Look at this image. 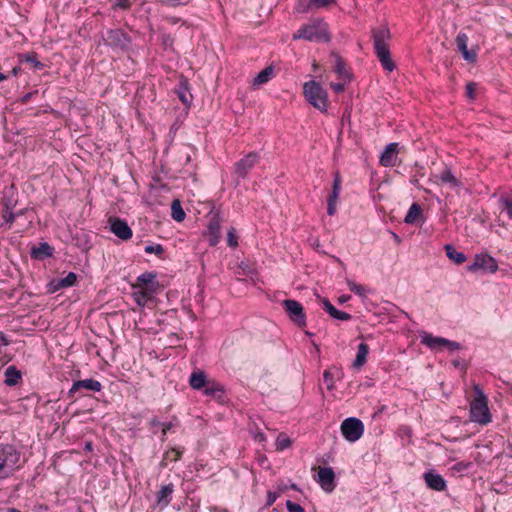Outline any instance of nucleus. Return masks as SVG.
<instances>
[{
    "label": "nucleus",
    "mask_w": 512,
    "mask_h": 512,
    "mask_svg": "<svg viewBox=\"0 0 512 512\" xmlns=\"http://www.w3.org/2000/svg\"><path fill=\"white\" fill-rule=\"evenodd\" d=\"M372 38L374 44L375 54L380 61L382 67L392 72L395 69V64L391 58L388 41L391 38V33L388 27L383 26L378 29L372 30Z\"/></svg>",
    "instance_id": "nucleus-1"
},
{
    "label": "nucleus",
    "mask_w": 512,
    "mask_h": 512,
    "mask_svg": "<svg viewBox=\"0 0 512 512\" xmlns=\"http://www.w3.org/2000/svg\"><path fill=\"white\" fill-rule=\"evenodd\" d=\"M293 40L303 39L306 41L329 42L331 35L328 32L327 24L321 19H314L300 27L293 35Z\"/></svg>",
    "instance_id": "nucleus-2"
},
{
    "label": "nucleus",
    "mask_w": 512,
    "mask_h": 512,
    "mask_svg": "<svg viewBox=\"0 0 512 512\" xmlns=\"http://www.w3.org/2000/svg\"><path fill=\"white\" fill-rule=\"evenodd\" d=\"M470 420L480 425L491 422L487 398L478 386H475V396L470 403Z\"/></svg>",
    "instance_id": "nucleus-3"
},
{
    "label": "nucleus",
    "mask_w": 512,
    "mask_h": 512,
    "mask_svg": "<svg viewBox=\"0 0 512 512\" xmlns=\"http://www.w3.org/2000/svg\"><path fill=\"white\" fill-rule=\"evenodd\" d=\"M20 453L12 445L0 447V481L19 468Z\"/></svg>",
    "instance_id": "nucleus-4"
},
{
    "label": "nucleus",
    "mask_w": 512,
    "mask_h": 512,
    "mask_svg": "<svg viewBox=\"0 0 512 512\" xmlns=\"http://www.w3.org/2000/svg\"><path fill=\"white\" fill-rule=\"evenodd\" d=\"M307 101L321 112L327 109V92L315 81L306 82L303 86Z\"/></svg>",
    "instance_id": "nucleus-5"
},
{
    "label": "nucleus",
    "mask_w": 512,
    "mask_h": 512,
    "mask_svg": "<svg viewBox=\"0 0 512 512\" xmlns=\"http://www.w3.org/2000/svg\"><path fill=\"white\" fill-rule=\"evenodd\" d=\"M341 432L347 441L355 442L363 435L364 425L360 419L350 417L342 422Z\"/></svg>",
    "instance_id": "nucleus-6"
},
{
    "label": "nucleus",
    "mask_w": 512,
    "mask_h": 512,
    "mask_svg": "<svg viewBox=\"0 0 512 512\" xmlns=\"http://www.w3.org/2000/svg\"><path fill=\"white\" fill-rule=\"evenodd\" d=\"M106 45L126 51L131 43L130 36L122 29H110L107 31L106 36L103 37Z\"/></svg>",
    "instance_id": "nucleus-7"
},
{
    "label": "nucleus",
    "mask_w": 512,
    "mask_h": 512,
    "mask_svg": "<svg viewBox=\"0 0 512 512\" xmlns=\"http://www.w3.org/2000/svg\"><path fill=\"white\" fill-rule=\"evenodd\" d=\"M282 306L289 316L290 320L298 327L306 326V316L303 306L296 300L286 299L282 302Z\"/></svg>",
    "instance_id": "nucleus-8"
},
{
    "label": "nucleus",
    "mask_w": 512,
    "mask_h": 512,
    "mask_svg": "<svg viewBox=\"0 0 512 512\" xmlns=\"http://www.w3.org/2000/svg\"><path fill=\"white\" fill-rule=\"evenodd\" d=\"M421 343L425 344L430 349H436L443 346L448 348L450 351H456L462 348L459 342L451 341L442 337H436L427 332H423L421 335Z\"/></svg>",
    "instance_id": "nucleus-9"
},
{
    "label": "nucleus",
    "mask_w": 512,
    "mask_h": 512,
    "mask_svg": "<svg viewBox=\"0 0 512 512\" xmlns=\"http://www.w3.org/2000/svg\"><path fill=\"white\" fill-rule=\"evenodd\" d=\"M479 269L489 273H495L498 270L496 259L488 254H477L473 263L467 266V270L474 272Z\"/></svg>",
    "instance_id": "nucleus-10"
},
{
    "label": "nucleus",
    "mask_w": 512,
    "mask_h": 512,
    "mask_svg": "<svg viewBox=\"0 0 512 512\" xmlns=\"http://www.w3.org/2000/svg\"><path fill=\"white\" fill-rule=\"evenodd\" d=\"M342 179L340 173L337 171L334 174L331 192L327 198V214L333 216L336 213L337 200L341 192Z\"/></svg>",
    "instance_id": "nucleus-11"
},
{
    "label": "nucleus",
    "mask_w": 512,
    "mask_h": 512,
    "mask_svg": "<svg viewBox=\"0 0 512 512\" xmlns=\"http://www.w3.org/2000/svg\"><path fill=\"white\" fill-rule=\"evenodd\" d=\"M156 278V273L145 272L138 276L137 283L133 285V289H144L148 290L149 293H155L159 288V283Z\"/></svg>",
    "instance_id": "nucleus-12"
},
{
    "label": "nucleus",
    "mask_w": 512,
    "mask_h": 512,
    "mask_svg": "<svg viewBox=\"0 0 512 512\" xmlns=\"http://www.w3.org/2000/svg\"><path fill=\"white\" fill-rule=\"evenodd\" d=\"M109 223L111 232L121 240L126 241L132 237V230L126 221L119 218H110Z\"/></svg>",
    "instance_id": "nucleus-13"
},
{
    "label": "nucleus",
    "mask_w": 512,
    "mask_h": 512,
    "mask_svg": "<svg viewBox=\"0 0 512 512\" xmlns=\"http://www.w3.org/2000/svg\"><path fill=\"white\" fill-rule=\"evenodd\" d=\"M257 154L249 153L235 164V173L238 178H245L257 162Z\"/></svg>",
    "instance_id": "nucleus-14"
},
{
    "label": "nucleus",
    "mask_w": 512,
    "mask_h": 512,
    "mask_svg": "<svg viewBox=\"0 0 512 512\" xmlns=\"http://www.w3.org/2000/svg\"><path fill=\"white\" fill-rule=\"evenodd\" d=\"M334 481L335 473L331 467H322L319 469L318 482L325 491L331 492L334 489Z\"/></svg>",
    "instance_id": "nucleus-15"
},
{
    "label": "nucleus",
    "mask_w": 512,
    "mask_h": 512,
    "mask_svg": "<svg viewBox=\"0 0 512 512\" xmlns=\"http://www.w3.org/2000/svg\"><path fill=\"white\" fill-rule=\"evenodd\" d=\"M467 43H468V36L465 33H462V32L459 33L456 37L457 48L461 52L463 58L466 61L473 63L477 59V53L473 49L469 50L467 47Z\"/></svg>",
    "instance_id": "nucleus-16"
},
{
    "label": "nucleus",
    "mask_w": 512,
    "mask_h": 512,
    "mask_svg": "<svg viewBox=\"0 0 512 512\" xmlns=\"http://www.w3.org/2000/svg\"><path fill=\"white\" fill-rule=\"evenodd\" d=\"M398 154V144L390 143L380 156V164L384 167H392L395 165Z\"/></svg>",
    "instance_id": "nucleus-17"
},
{
    "label": "nucleus",
    "mask_w": 512,
    "mask_h": 512,
    "mask_svg": "<svg viewBox=\"0 0 512 512\" xmlns=\"http://www.w3.org/2000/svg\"><path fill=\"white\" fill-rule=\"evenodd\" d=\"M424 480L426 485L435 491H444L446 489V481L444 478L434 471L424 473Z\"/></svg>",
    "instance_id": "nucleus-18"
},
{
    "label": "nucleus",
    "mask_w": 512,
    "mask_h": 512,
    "mask_svg": "<svg viewBox=\"0 0 512 512\" xmlns=\"http://www.w3.org/2000/svg\"><path fill=\"white\" fill-rule=\"evenodd\" d=\"M80 389L91 390L94 392H99L102 389V385L99 381L94 379H84L75 381L72 385V388L69 391L70 395H73Z\"/></svg>",
    "instance_id": "nucleus-19"
},
{
    "label": "nucleus",
    "mask_w": 512,
    "mask_h": 512,
    "mask_svg": "<svg viewBox=\"0 0 512 512\" xmlns=\"http://www.w3.org/2000/svg\"><path fill=\"white\" fill-rule=\"evenodd\" d=\"M207 234L211 245H216L220 238V219L218 215H214L207 225Z\"/></svg>",
    "instance_id": "nucleus-20"
},
{
    "label": "nucleus",
    "mask_w": 512,
    "mask_h": 512,
    "mask_svg": "<svg viewBox=\"0 0 512 512\" xmlns=\"http://www.w3.org/2000/svg\"><path fill=\"white\" fill-rule=\"evenodd\" d=\"M53 247H51L47 242H41L38 246H33L31 248L30 255L33 259L36 260H44L53 255Z\"/></svg>",
    "instance_id": "nucleus-21"
},
{
    "label": "nucleus",
    "mask_w": 512,
    "mask_h": 512,
    "mask_svg": "<svg viewBox=\"0 0 512 512\" xmlns=\"http://www.w3.org/2000/svg\"><path fill=\"white\" fill-rule=\"evenodd\" d=\"M208 381L206 374L201 370L193 371L189 378V384L195 390L204 389Z\"/></svg>",
    "instance_id": "nucleus-22"
},
{
    "label": "nucleus",
    "mask_w": 512,
    "mask_h": 512,
    "mask_svg": "<svg viewBox=\"0 0 512 512\" xmlns=\"http://www.w3.org/2000/svg\"><path fill=\"white\" fill-rule=\"evenodd\" d=\"M174 485L172 483L163 485L157 493V503L166 507L172 500Z\"/></svg>",
    "instance_id": "nucleus-23"
},
{
    "label": "nucleus",
    "mask_w": 512,
    "mask_h": 512,
    "mask_svg": "<svg viewBox=\"0 0 512 512\" xmlns=\"http://www.w3.org/2000/svg\"><path fill=\"white\" fill-rule=\"evenodd\" d=\"M368 354L369 346L366 343H360L355 360L352 363V367L355 369H360L366 363Z\"/></svg>",
    "instance_id": "nucleus-24"
},
{
    "label": "nucleus",
    "mask_w": 512,
    "mask_h": 512,
    "mask_svg": "<svg viewBox=\"0 0 512 512\" xmlns=\"http://www.w3.org/2000/svg\"><path fill=\"white\" fill-rule=\"evenodd\" d=\"M331 57L334 59V72L339 75V77L344 79H350V75L346 70L345 61L337 52H332Z\"/></svg>",
    "instance_id": "nucleus-25"
},
{
    "label": "nucleus",
    "mask_w": 512,
    "mask_h": 512,
    "mask_svg": "<svg viewBox=\"0 0 512 512\" xmlns=\"http://www.w3.org/2000/svg\"><path fill=\"white\" fill-rule=\"evenodd\" d=\"M5 384L7 386H15L22 378L21 372L15 366H9L5 372Z\"/></svg>",
    "instance_id": "nucleus-26"
},
{
    "label": "nucleus",
    "mask_w": 512,
    "mask_h": 512,
    "mask_svg": "<svg viewBox=\"0 0 512 512\" xmlns=\"http://www.w3.org/2000/svg\"><path fill=\"white\" fill-rule=\"evenodd\" d=\"M447 257L456 264H462L466 260L463 252L457 251L451 244H446L444 247Z\"/></svg>",
    "instance_id": "nucleus-27"
},
{
    "label": "nucleus",
    "mask_w": 512,
    "mask_h": 512,
    "mask_svg": "<svg viewBox=\"0 0 512 512\" xmlns=\"http://www.w3.org/2000/svg\"><path fill=\"white\" fill-rule=\"evenodd\" d=\"M155 293H149L148 290L144 289H134L133 296L136 303L139 306H145L146 303L153 298Z\"/></svg>",
    "instance_id": "nucleus-28"
},
{
    "label": "nucleus",
    "mask_w": 512,
    "mask_h": 512,
    "mask_svg": "<svg viewBox=\"0 0 512 512\" xmlns=\"http://www.w3.org/2000/svg\"><path fill=\"white\" fill-rule=\"evenodd\" d=\"M421 213H422L421 206L418 203H413L410 206V208H409V210H408V212H407V214H406V216L404 218V222L406 224H413V223H415L416 220L420 217Z\"/></svg>",
    "instance_id": "nucleus-29"
},
{
    "label": "nucleus",
    "mask_w": 512,
    "mask_h": 512,
    "mask_svg": "<svg viewBox=\"0 0 512 512\" xmlns=\"http://www.w3.org/2000/svg\"><path fill=\"white\" fill-rule=\"evenodd\" d=\"M273 75V68L271 66L264 68L260 71L253 80L254 86H259L267 83Z\"/></svg>",
    "instance_id": "nucleus-30"
},
{
    "label": "nucleus",
    "mask_w": 512,
    "mask_h": 512,
    "mask_svg": "<svg viewBox=\"0 0 512 512\" xmlns=\"http://www.w3.org/2000/svg\"><path fill=\"white\" fill-rule=\"evenodd\" d=\"M171 216L177 222H182L185 219V212L178 199H174L171 204Z\"/></svg>",
    "instance_id": "nucleus-31"
},
{
    "label": "nucleus",
    "mask_w": 512,
    "mask_h": 512,
    "mask_svg": "<svg viewBox=\"0 0 512 512\" xmlns=\"http://www.w3.org/2000/svg\"><path fill=\"white\" fill-rule=\"evenodd\" d=\"M177 95L180 99V101L185 104L189 105L191 100V94L188 92V82L187 80H181L179 83V88L177 90Z\"/></svg>",
    "instance_id": "nucleus-32"
},
{
    "label": "nucleus",
    "mask_w": 512,
    "mask_h": 512,
    "mask_svg": "<svg viewBox=\"0 0 512 512\" xmlns=\"http://www.w3.org/2000/svg\"><path fill=\"white\" fill-rule=\"evenodd\" d=\"M442 183H448L451 187L460 186V181L453 175L450 169L445 168L439 175Z\"/></svg>",
    "instance_id": "nucleus-33"
},
{
    "label": "nucleus",
    "mask_w": 512,
    "mask_h": 512,
    "mask_svg": "<svg viewBox=\"0 0 512 512\" xmlns=\"http://www.w3.org/2000/svg\"><path fill=\"white\" fill-rule=\"evenodd\" d=\"M203 392L207 396L220 397L224 390L223 387L215 381H208L207 385L204 387Z\"/></svg>",
    "instance_id": "nucleus-34"
},
{
    "label": "nucleus",
    "mask_w": 512,
    "mask_h": 512,
    "mask_svg": "<svg viewBox=\"0 0 512 512\" xmlns=\"http://www.w3.org/2000/svg\"><path fill=\"white\" fill-rule=\"evenodd\" d=\"M20 62L29 63L37 70H41L45 66L42 62L38 61L36 53H27L20 55Z\"/></svg>",
    "instance_id": "nucleus-35"
},
{
    "label": "nucleus",
    "mask_w": 512,
    "mask_h": 512,
    "mask_svg": "<svg viewBox=\"0 0 512 512\" xmlns=\"http://www.w3.org/2000/svg\"><path fill=\"white\" fill-rule=\"evenodd\" d=\"M347 285L350 289V291L354 292L356 295H358L361 298H365L367 292L369 291L365 286L357 284L356 282L347 279Z\"/></svg>",
    "instance_id": "nucleus-36"
},
{
    "label": "nucleus",
    "mask_w": 512,
    "mask_h": 512,
    "mask_svg": "<svg viewBox=\"0 0 512 512\" xmlns=\"http://www.w3.org/2000/svg\"><path fill=\"white\" fill-rule=\"evenodd\" d=\"M335 0H309V3L306 7L301 8L300 6L297 8L298 12L304 13L310 7L322 8L326 7L329 4L333 3Z\"/></svg>",
    "instance_id": "nucleus-37"
},
{
    "label": "nucleus",
    "mask_w": 512,
    "mask_h": 512,
    "mask_svg": "<svg viewBox=\"0 0 512 512\" xmlns=\"http://www.w3.org/2000/svg\"><path fill=\"white\" fill-rule=\"evenodd\" d=\"M77 276L74 272H69L65 277L58 279V286L68 288L75 285Z\"/></svg>",
    "instance_id": "nucleus-38"
},
{
    "label": "nucleus",
    "mask_w": 512,
    "mask_h": 512,
    "mask_svg": "<svg viewBox=\"0 0 512 512\" xmlns=\"http://www.w3.org/2000/svg\"><path fill=\"white\" fill-rule=\"evenodd\" d=\"M182 453H183V451L178 449V448L170 449L169 451H167L165 453L164 459L162 461V466H166V464L164 463L165 460H170V461H177V460H179L181 455H182Z\"/></svg>",
    "instance_id": "nucleus-39"
},
{
    "label": "nucleus",
    "mask_w": 512,
    "mask_h": 512,
    "mask_svg": "<svg viewBox=\"0 0 512 512\" xmlns=\"http://www.w3.org/2000/svg\"><path fill=\"white\" fill-rule=\"evenodd\" d=\"M291 445V440L280 434L276 440V447H277V450H284L286 448H288L289 446Z\"/></svg>",
    "instance_id": "nucleus-40"
},
{
    "label": "nucleus",
    "mask_w": 512,
    "mask_h": 512,
    "mask_svg": "<svg viewBox=\"0 0 512 512\" xmlns=\"http://www.w3.org/2000/svg\"><path fill=\"white\" fill-rule=\"evenodd\" d=\"M144 250L148 254L155 253L158 256H161L164 252V249H163L162 245H160V244L147 245Z\"/></svg>",
    "instance_id": "nucleus-41"
},
{
    "label": "nucleus",
    "mask_w": 512,
    "mask_h": 512,
    "mask_svg": "<svg viewBox=\"0 0 512 512\" xmlns=\"http://www.w3.org/2000/svg\"><path fill=\"white\" fill-rule=\"evenodd\" d=\"M323 309L331 316L334 317L337 309L330 303V301L326 298L321 299Z\"/></svg>",
    "instance_id": "nucleus-42"
},
{
    "label": "nucleus",
    "mask_w": 512,
    "mask_h": 512,
    "mask_svg": "<svg viewBox=\"0 0 512 512\" xmlns=\"http://www.w3.org/2000/svg\"><path fill=\"white\" fill-rule=\"evenodd\" d=\"M323 380H324L328 390H332L334 388L333 375L329 370L324 371Z\"/></svg>",
    "instance_id": "nucleus-43"
},
{
    "label": "nucleus",
    "mask_w": 512,
    "mask_h": 512,
    "mask_svg": "<svg viewBox=\"0 0 512 512\" xmlns=\"http://www.w3.org/2000/svg\"><path fill=\"white\" fill-rule=\"evenodd\" d=\"M286 508L288 512H305L300 504L292 502L291 500L286 501Z\"/></svg>",
    "instance_id": "nucleus-44"
},
{
    "label": "nucleus",
    "mask_w": 512,
    "mask_h": 512,
    "mask_svg": "<svg viewBox=\"0 0 512 512\" xmlns=\"http://www.w3.org/2000/svg\"><path fill=\"white\" fill-rule=\"evenodd\" d=\"M17 216H18V214H15L14 212H12L10 207L8 205H6V209L3 212V218L5 219V221L7 223H12Z\"/></svg>",
    "instance_id": "nucleus-45"
},
{
    "label": "nucleus",
    "mask_w": 512,
    "mask_h": 512,
    "mask_svg": "<svg viewBox=\"0 0 512 512\" xmlns=\"http://www.w3.org/2000/svg\"><path fill=\"white\" fill-rule=\"evenodd\" d=\"M504 210L508 214L509 218L512 219V198H502Z\"/></svg>",
    "instance_id": "nucleus-46"
},
{
    "label": "nucleus",
    "mask_w": 512,
    "mask_h": 512,
    "mask_svg": "<svg viewBox=\"0 0 512 512\" xmlns=\"http://www.w3.org/2000/svg\"><path fill=\"white\" fill-rule=\"evenodd\" d=\"M475 91H476V83L469 82L466 85V95L469 99L473 100L475 98Z\"/></svg>",
    "instance_id": "nucleus-47"
},
{
    "label": "nucleus",
    "mask_w": 512,
    "mask_h": 512,
    "mask_svg": "<svg viewBox=\"0 0 512 512\" xmlns=\"http://www.w3.org/2000/svg\"><path fill=\"white\" fill-rule=\"evenodd\" d=\"M227 242H228V245L230 247H235L237 246V237L235 235V231L234 229H231L228 231V234H227Z\"/></svg>",
    "instance_id": "nucleus-48"
},
{
    "label": "nucleus",
    "mask_w": 512,
    "mask_h": 512,
    "mask_svg": "<svg viewBox=\"0 0 512 512\" xmlns=\"http://www.w3.org/2000/svg\"><path fill=\"white\" fill-rule=\"evenodd\" d=\"M333 318L341 321H348L352 318V316L347 312H343L337 309L336 314Z\"/></svg>",
    "instance_id": "nucleus-49"
},
{
    "label": "nucleus",
    "mask_w": 512,
    "mask_h": 512,
    "mask_svg": "<svg viewBox=\"0 0 512 512\" xmlns=\"http://www.w3.org/2000/svg\"><path fill=\"white\" fill-rule=\"evenodd\" d=\"M114 7L123 10H128L131 7V3L129 0H117Z\"/></svg>",
    "instance_id": "nucleus-50"
},
{
    "label": "nucleus",
    "mask_w": 512,
    "mask_h": 512,
    "mask_svg": "<svg viewBox=\"0 0 512 512\" xmlns=\"http://www.w3.org/2000/svg\"><path fill=\"white\" fill-rule=\"evenodd\" d=\"M278 497H279V493L268 491L266 505L271 506L276 501V499Z\"/></svg>",
    "instance_id": "nucleus-51"
},
{
    "label": "nucleus",
    "mask_w": 512,
    "mask_h": 512,
    "mask_svg": "<svg viewBox=\"0 0 512 512\" xmlns=\"http://www.w3.org/2000/svg\"><path fill=\"white\" fill-rule=\"evenodd\" d=\"M330 87L331 89L335 92V93H340L342 91H344V84L343 83H330Z\"/></svg>",
    "instance_id": "nucleus-52"
},
{
    "label": "nucleus",
    "mask_w": 512,
    "mask_h": 512,
    "mask_svg": "<svg viewBox=\"0 0 512 512\" xmlns=\"http://www.w3.org/2000/svg\"><path fill=\"white\" fill-rule=\"evenodd\" d=\"M49 288L51 292H55L63 287L58 286V279H55L49 283Z\"/></svg>",
    "instance_id": "nucleus-53"
},
{
    "label": "nucleus",
    "mask_w": 512,
    "mask_h": 512,
    "mask_svg": "<svg viewBox=\"0 0 512 512\" xmlns=\"http://www.w3.org/2000/svg\"><path fill=\"white\" fill-rule=\"evenodd\" d=\"M8 344H9V341L6 338L5 334L3 332H0V347L7 346Z\"/></svg>",
    "instance_id": "nucleus-54"
},
{
    "label": "nucleus",
    "mask_w": 512,
    "mask_h": 512,
    "mask_svg": "<svg viewBox=\"0 0 512 512\" xmlns=\"http://www.w3.org/2000/svg\"><path fill=\"white\" fill-rule=\"evenodd\" d=\"M163 426V435H166L167 431H169L172 427H173V424L172 423H164L162 424Z\"/></svg>",
    "instance_id": "nucleus-55"
},
{
    "label": "nucleus",
    "mask_w": 512,
    "mask_h": 512,
    "mask_svg": "<svg viewBox=\"0 0 512 512\" xmlns=\"http://www.w3.org/2000/svg\"><path fill=\"white\" fill-rule=\"evenodd\" d=\"M21 71V68L20 66H15L11 71H10V74L12 76H17L18 73Z\"/></svg>",
    "instance_id": "nucleus-56"
},
{
    "label": "nucleus",
    "mask_w": 512,
    "mask_h": 512,
    "mask_svg": "<svg viewBox=\"0 0 512 512\" xmlns=\"http://www.w3.org/2000/svg\"><path fill=\"white\" fill-rule=\"evenodd\" d=\"M349 299H350L349 295H342L341 297H339V302L340 303H344V302H346Z\"/></svg>",
    "instance_id": "nucleus-57"
},
{
    "label": "nucleus",
    "mask_w": 512,
    "mask_h": 512,
    "mask_svg": "<svg viewBox=\"0 0 512 512\" xmlns=\"http://www.w3.org/2000/svg\"><path fill=\"white\" fill-rule=\"evenodd\" d=\"M85 450L91 451L92 450V442L88 441L85 443Z\"/></svg>",
    "instance_id": "nucleus-58"
},
{
    "label": "nucleus",
    "mask_w": 512,
    "mask_h": 512,
    "mask_svg": "<svg viewBox=\"0 0 512 512\" xmlns=\"http://www.w3.org/2000/svg\"><path fill=\"white\" fill-rule=\"evenodd\" d=\"M150 425L151 426H162V423H160L159 421H157L156 419H153L150 421Z\"/></svg>",
    "instance_id": "nucleus-59"
},
{
    "label": "nucleus",
    "mask_w": 512,
    "mask_h": 512,
    "mask_svg": "<svg viewBox=\"0 0 512 512\" xmlns=\"http://www.w3.org/2000/svg\"><path fill=\"white\" fill-rule=\"evenodd\" d=\"M31 94L28 93L22 97V103H26L30 99Z\"/></svg>",
    "instance_id": "nucleus-60"
},
{
    "label": "nucleus",
    "mask_w": 512,
    "mask_h": 512,
    "mask_svg": "<svg viewBox=\"0 0 512 512\" xmlns=\"http://www.w3.org/2000/svg\"><path fill=\"white\" fill-rule=\"evenodd\" d=\"M5 512H21L20 510L14 508V507H9L5 510Z\"/></svg>",
    "instance_id": "nucleus-61"
},
{
    "label": "nucleus",
    "mask_w": 512,
    "mask_h": 512,
    "mask_svg": "<svg viewBox=\"0 0 512 512\" xmlns=\"http://www.w3.org/2000/svg\"><path fill=\"white\" fill-rule=\"evenodd\" d=\"M5 79H7V75H5L4 73H0V82H2Z\"/></svg>",
    "instance_id": "nucleus-62"
},
{
    "label": "nucleus",
    "mask_w": 512,
    "mask_h": 512,
    "mask_svg": "<svg viewBox=\"0 0 512 512\" xmlns=\"http://www.w3.org/2000/svg\"><path fill=\"white\" fill-rule=\"evenodd\" d=\"M453 365H454V366H456V367H458V366L460 365V363H459V361H458V360H455V361H453Z\"/></svg>",
    "instance_id": "nucleus-63"
},
{
    "label": "nucleus",
    "mask_w": 512,
    "mask_h": 512,
    "mask_svg": "<svg viewBox=\"0 0 512 512\" xmlns=\"http://www.w3.org/2000/svg\"><path fill=\"white\" fill-rule=\"evenodd\" d=\"M23 213H24V211H23V210H20V211H19V212H17L16 214H18V216H19V215H22Z\"/></svg>",
    "instance_id": "nucleus-64"
}]
</instances>
